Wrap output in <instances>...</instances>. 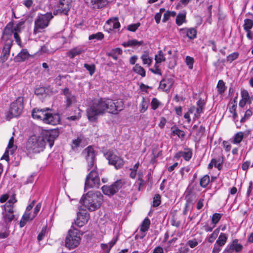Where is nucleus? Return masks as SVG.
<instances>
[{
	"label": "nucleus",
	"mask_w": 253,
	"mask_h": 253,
	"mask_svg": "<svg viewBox=\"0 0 253 253\" xmlns=\"http://www.w3.org/2000/svg\"><path fill=\"white\" fill-rule=\"evenodd\" d=\"M124 105V102L121 99L101 98L95 100L86 109V115L89 121L95 122L98 116L104 114L106 111L113 114H118L123 110Z\"/></svg>",
	"instance_id": "obj_1"
},
{
	"label": "nucleus",
	"mask_w": 253,
	"mask_h": 253,
	"mask_svg": "<svg viewBox=\"0 0 253 253\" xmlns=\"http://www.w3.org/2000/svg\"><path fill=\"white\" fill-rule=\"evenodd\" d=\"M59 135V131L57 129L43 130L39 135H34L30 137L26 145V149L30 153H39L43 151L46 143L51 148Z\"/></svg>",
	"instance_id": "obj_2"
},
{
	"label": "nucleus",
	"mask_w": 253,
	"mask_h": 253,
	"mask_svg": "<svg viewBox=\"0 0 253 253\" xmlns=\"http://www.w3.org/2000/svg\"><path fill=\"white\" fill-rule=\"evenodd\" d=\"M103 201V196L100 191H90L84 194L80 203L90 211L98 209Z\"/></svg>",
	"instance_id": "obj_3"
},
{
	"label": "nucleus",
	"mask_w": 253,
	"mask_h": 253,
	"mask_svg": "<svg viewBox=\"0 0 253 253\" xmlns=\"http://www.w3.org/2000/svg\"><path fill=\"white\" fill-rule=\"evenodd\" d=\"M83 234L78 229L72 227L65 239V246L69 249L77 247L80 244Z\"/></svg>",
	"instance_id": "obj_4"
},
{
	"label": "nucleus",
	"mask_w": 253,
	"mask_h": 253,
	"mask_svg": "<svg viewBox=\"0 0 253 253\" xmlns=\"http://www.w3.org/2000/svg\"><path fill=\"white\" fill-rule=\"evenodd\" d=\"M53 16L50 12L45 14H39L34 22V28L33 33L34 34L42 32V30L46 28L49 25L50 21L53 18Z\"/></svg>",
	"instance_id": "obj_5"
},
{
	"label": "nucleus",
	"mask_w": 253,
	"mask_h": 253,
	"mask_svg": "<svg viewBox=\"0 0 253 253\" xmlns=\"http://www.w3.org/2000/svg\"><path fill=\"white\" fill-rule=\"evenodd\" d=\"M97 167L92 168L86 175L85 183L84 190L89 188H98L100 185V180L97 171Z\"/></svg>",
	"instance_id": "obj_6"
},
{
	"label": "nucleus",
	"mask_w": 253,
	"mask_h": 253,
	"mask_svg": "<svg viewBox=\"0 0 253 253\" xmlns=\"http://www.w3.org/2000/svg\"><path fill=\"white\" fill-rule=\"evenodd\" d=\"M23 101V97L19 96L10 104L7 118L10 119L13 117H17L21 114L24 108Z\"/></svg>",
	"instance_id": "obj_7"
},
{
	"label": "nucleus",
	"mask_w": 253,
	"mask_h": 253,
	"mask_svg": "<svg viewBox=\"0 0 253 253\" xmlns=\"http://www.w3.org/2000/svg\"><path fill=\"white\" fill-rule=\"evenodd\" d=\"M82 154L87 163V170H90L92 168L97 167L96 165V154L93 147L91 146H88L83 150Z\"/></svg>",
	"instance_id": "obj_8"
},
{
	"label": "nucleus",
	"mask_w": 253,
	"mask_h": 253,
	"mask_svg": "<svg viewBox=\"0 0 253 253\" xmlns=\"http://www.w3.org/2000/svg\"><path fill=\"white\" fill-rule=\"evenodd\" d=\"M125 184L122 179L117 180L110 186L104 185L101 189L103 193L107 196H111L117 193Z\"/></svg>",
	"instance_id": "obj_9"
},
{
	"label": "nucleus",
	"mask_w": 253,
	"mask_h": 253,
	"mask_svg": "<svg viewBox=\"0 0 253 253\" xmlns=\"http://www.w3.org/2000/svg\"><path fill=\"white\" fill-rule=\"evenodd\" d=\"M72 3V0H60L58 8L53 11L54 15L61 14L68 15V12L71 7Z\"/></svg>",
	"instance_id": "obj_10"
},
{
	"label": "nucleus",
	"mask_w": 253,
	"mask_h": 253,
	"mask_svg": "<svg viewBox=\"0 0 253 253\" xmlns=\"http://www.w3.org/2000/svg\"><path fill=\"white\" fill-rule=\"evenodd\" d=\"M42 207V204L39 203L35 207L33 213L25 212L20 222V227H23L27 222L32 220L37 215Z\"/></svg>",
	"instance_id": "obj_11"
},
{
	"label": "nucleus",
	"mask_w": 253,
	"mask_h": 253,
	"mask_svg": "<svg viewBox=\"0 0 253 253\" xmlns=\"http://www.w3.org/2000/svg\"><path fill=\"white\" fill-rule=\"evenodd\" d=\"M13 26L12 22H9L3 30L1 40L4 42V43H8L9 42L12 44V35L14 34Z\"/></svg>",
	"instance_id": "obj_12"
},
{
	"label": "nucleus",
	"mask_w": 253,
	"mask_h": 253,
	"mask_svg": "<svg viewBox=\"0 0 253 253\" xmlns=\"http://www.w3.org/2000/svg\"><path fill=\"white\" fill-rule=\"evenodd\" d=\"M106 157L109 161V164L114 166L116 169L121 168L124 164L123 159L114 154L112 152H107Z\"/></svg>",
	"instance_id": "obj_13"
},
{
	"label": "nucleus",
	"mask_w": 253,
	"mask_h": 253,
	"mask_svg": "<svg viewBox=\"0 0 253 253\" xmlns=\"http://www.w3.org/2000/svg\"><path fill=\"white\" fill-rule=\"evenodd\" d=\"M3 209L2 212V220L5 224V225L8 226V225L10 223L14 218L13 214V207L1 206Z\"/></svg>",
	"instance_id": "obj_14"
},
{
	"label": "nucleus",
	"mask_w": 253,
	"mask_h": 253,
	"mask_svg": "<svg viewBox=\"0 0 253 253\" xmlns=\"http://www.w3.org/2000/svg\"><path fill=\"white\" fill-rule=\"evenodd\" d=\"M228 239L227 235L221 233L216 241L212 251V253H219L221 250L222 248L225 245Z\"/></svg>",
	"instance_id": "obj_15"
},
{
	"label": "nucleus",
	"mask_w": 253,
	"mask_h": 253,
	"mask_svg": "<svg viewBox=\"0 0 253 253\" xmlns=\"http://www.w3.org/2000/svg\"><path fill=\"white\" fill-rule=\"evenodd\" d=\"M92 9L96 10L105 7L108 4L109 0H84Z\"/></svg>",
	"instance_id": "obj_16"
},
{
	"label": "nucleus",
	"mask_w": 253,
	"mask_h": 253,
	"mask_svg": "<svg viewBox=\"0 0 253 253\" xmlns=\"http://www.w3.org/2000/svg\"><path fill=\"white\" fill-rule=\"evenodd\" d=\"M243 248V246L239 243L238 240L235 239L231 244L226 246L223 253H232L234 252L239 253L242 250Z\"/></svg>",
	"instance_id": "obj_17"
},
{
	"label": "nucleus",
	"mask_w": 253,
	"mask_h": 253,
	"mask_svg": "<svg viewBox=\"0 0 253 253\" xmlns=\"http://www.w3.org/2000/svg\"><path fill=\"white\" fill-rule=\"evenodd\" d=\"M174 82L173 77H167L163 79L160 83L159 88L163 91L169 92Z\"/></svg>",
	"instance_id": "obj_18"
},
{
	"label": "nucleus",
	"mask_w": 253,
	"mask_h": 253,
	"mask_svg": "<svg viewBox=\"0 0 253 253\" xmlns=\"http://www.w3.org/2000/svg\"><path fill=\"white\" fill-rule=\"evenodd\" d=\"M49 110V109L47 108L42 109L35 108L32 111V116L34 119L42 120L44 122V118Z\"/></svg>",
	"instance_id": "obj_19"
},
{
	"label": "nucleus",
	"mask_w": 253,
	"mask_h": 253,
	"mask_svg": "<svg viewBox=\"0 0 253 253\" xmlns=\"http://www.w3.org/2000/svg\"><path fill=\"white\" fill-rule=\"evenodd\" d=\"M60 118L57 114H52L47 112L44 118V123L51 125H56L59 123Z\"/></svg>",
	"instance_id": "obj_20"
},
{
	"label": "nucleus",
	"mask_w": 253,
	"mask_h": 253,
	"mask_svg": "<svg viewBox=\"0 0 253 253\" xmlns=\"http://www.w3.org/2000/svg\"><path fill=\"white\" fill-rule=\"evenodd\" d=\"M63 94L65 96V105L66 107H70L72 104L76 103V98L73 95L68 88H65L63 90Z\"/></svg>",
	"instance_id": "obj_21"
},
{
	"label": "nucleus",
	"mask_w": 253,
	"mask_h": 253,
	"mask_svg": "<svg viewBox=\"0 0 253 253\" xmlns=\"http://www.w3.org/2000/svg\"><path fill=\"white\" fill-rule=\"evenodd\" d=\"M89 219V214L87 213L79 212L77 215L75 224L78 227H81L86 224Z\"/></svg>",
	"instance_id": "obj_22"
},
{
	"label": "nucleus",
	"mask_w": 253,
	"mask_h": 253,
	"mask_svg": "<svg viewBox=\"0 0 253 253\" xmlns=\"http://www.w3.org/2000/svg\"><path fill=\"white\" fill-rule=\"evenodd\" d=\"M179 31L183 34H186V36L190 39H193L196 37L197 31L194 28H181Z\"/></svg>",
	"instance_id": "obj_23"
},
{
	"label": "nucleus",
	"mask_w": 253,
	"mask_h": 253,
	"mask_svg": "<svg viewBox=\"0 0 253 253\" xmlns=\"http://www.w3.org/2000/svg\"><path fill=\"white\" fill-rule=\"evenodd\" d=\"M12 45V44H10L9 42L8 43H4L2 49V55L0 56V59L2 62H5L7 59Z\"/></svg>",
	"instance_id": "obj_24"
},
{
	"label": "nucleus",
	"mask_w": 253,
	"mask_h": 253,
	"mask_svg": "<svg viewBox=\"0 0 253 253\" xmlns=\"http://www.w3.org/2000/svg\"><path fill=\"white\" fill-rule=\"evenodd\" d=\"M106 25L110 26L109 29L112 30L115 29H118L120 27L121 25L119 21L118 17H114L110 18L106 21Z\"/></svg>",
	"instance_id": "obj_25"
},
{
	"label": "nucleus",
	"mask_w": 253,
	"mask_h": 253,
	"mask_svg": "<svg viewBox=\"0 0 253 253\" xmlns=\"http://www.w3.org/2000/svg\"><path fill=\"white\" fill-rule=\"evenodd\" d=\"M85 51L83 48L77 46L70 49L67 53V55L71 59L74 58L76 56L81 54Z\"/></svg>",
	"instance_id": "obj_26"
},
{
	"label": "nucleus",
	"mask_w": 253,
	"mask_h": 253,
	"mask_svg": "<svg viewBox=\"0 0 253 253\" xmlns=\"http://www.w3.org/2000/svg\"><path fill=\"white\" fill-rule=\"evenodd\" d=\"M30 54L26 49H23L15 57V62H21L28 58Z\"/></svg>",
	"instance_id": "obj_27"
},
{
	"label": "nucleus",
	"mask_w": 253,
	"mask_h": 253,
	"mask_svg": "<svg viewBox=\"0 0 253 253\" xmlns=\"http://www.w3.org/2000/svg\"><path fill=\"white\" fill-rule=\"evenodd\" d=\"M197 108H196V113L195 114V117L196 118H198L200 116L201 113L203 112L205 102L204 100L199 99L197 102Z\"/></svg>",
	"instance_id": "obj_28"
},
{
	"label": "nucleus",
	"mask_w": 253,
	"mask_h": 253,
	"mask_svg": "<svg viewBox=\"0 0 253 253\" xmlns=\"http://www.w3.org/2000/svg\"><path fill=\"white\" fill-rule=\"evenodd\" d=\"M149 104V99L144 97H142V101L139 104V111L143 113L145 112L148 107Z\"/></svg>",
	"instance_id": "obj_29"
},
{
	"label": "nucleus",
	"mask_w": 253,
	"mask_h": 253,
	"mask_svg": "<svg viewBox=\"0 0 253 253\" xmlns=\"http://www.w3.org/2000/svg\"><path fill=\"white\" fill-rule=\"evenodd\" d=\"M186 204L192 206L196 200V195L194 194L188 192L185 195Z\"/></svg>",
	"instance_id": "obj_30"
},
{
	"label": "nucleus",
	"mask_w": 253,
	"mask_h": 253,
	"mask_svg": "<svg viewBox=\"0 0 253 253\" xmlns=\"http://www.w3.org/2000/svg\"><path fill=\"white\" fill-rule=\"evenodd\" d=\"M186 22V12L179 13L176 18V23L178 26L181 25Z\"/></svg>",
	"instance_id": "obj_31"
},
{
	"label": "nucleus",
	"mask_w": 253,
	"mask_h": 253,
	"mask_svg": "<svg viewBox=\"0 0 253 253\" xmlns=\"http://www.w3.org/2000/svg\"><path fill=\"white\" fill-rule=\"evenodd\" d=\"M132 70L134 72L140 75L142 77H144L146 75V72L144 69L138 64H135Z\"/></svg>",
	"instance_id": "obj_32"
},
{
	"label": "nucleus",
	"mask_w": 253,
	"mask_h": 253,
	"mask_svg": "<svg viewBox=\"0 0 253 253\" xmlns=\"http://www.w3.org/2000/svg\"><path fill=\"white\" fill-rule=\"evenodd\" d=\"M223 162V158L222 157H219L218 159H212L211 163L214 165L215 168L220 170L222 167V164Z\"/></svg>",
	"instance_id": "obj_33"
},
{
	"label": "nucleus",
	"mask_w": 253,
	"mask_h": 253,
	"mask_svg": "<svg viewBox=\"0 0 253 253\" xmlns=\"http://www.w3.org/2000/svg\"><path fill=\"white\" fill-rule=\"evenodd\" d=\"M141 59L142 60L143 64H147L150 66L152 62V59L151 58L148 53L144 52L141 56Z\"/></svg>",
	"instance_id": "obj_34"
},
{
	"label": "nucleus",
	"mask_w": 253,
	"mask_h": 253,
	"mask_svg": "<svg viewBox=\"0 0 253 253\" xmlns=\"http://www.w3.org/2000/svg\"><path fill=\"white\" fill-rule=\"evenodd\" d=\"M150 224V220L148 218H145L143 221L141 225L140 230L142 232H145L148 231L149 228Z\"/></svg>",
	"instance_id": "obj_35"
},
{
	"label": "nucleus",
	"mask_w": 253,
	"mask_h": 253,
	"mask_svg": "<svg viewBox=\"0 0 253 253\" xmlns=\"http://www.w3.org/2000/svg\"><path fill=\"white\" fill-rule=\"evenodd\" d=\"M13 143L14 138L13 137H11L9 140L8 144L7 147V149L8 150L5 151L3 157H8V156L6 155V153H8L9 151H10L11 154H13V151L14 150Z\"/></svg>",
	"instance_id": "obj_36"
},
{
	"label": "nucleus",
	"mask_w": 253,
	"mask_h": 253,
	"mask_svg": "<svg viewBox=\"0 0 253 253\" xmlns=\"http://www.w3.org/2000/svg\"><path fill=\"white\" fill-rule=\"evenodd\" d=\"M8 226H3L0 224V239L6 238L8 236V232L7 231Z\"/></svg>",
	"instance_id": "obj_37"
},
{
	"label": "nucleus",
	"mask_w": 253,
	"mask_h": 253,
	"mask_svg": "<svg viewBox=\"0 0 253 253\" xmlns=\"http://www.w3.org/2000/svg\"><path fill=\"white\" fill-rule=\"evenodd\" d=\"M155 60L156 64L160 63L166 60V58L165 57L164 53L162 50H159L158 52V54L156 55L155 56Z\"/></svg>",
	"instance_id": "obj_38"
},
{
	"label": "nucleus",
	"mask_w": 253,
	"mask_h": 253,
	"mask_svg": "<svg viewBox=\"0 0 253 253\" xmlns=\"http://www.w3.org/2000/svg\"><path fill=\"white\" fill-rule=\"evenodd\" d=\"M253 27V20L250 19H246L244 20L243 27L245 31L251 30Z\"/></svg>",
	"instance_id": "obj_39"
},
{
	"label": "nucleus",
	"mask_w": 253,
	"mask_h": 253,
	"mask_svg": "<svg viewBox=\"0 0 253 253\" xmlns=\"http://www.w3.org/2000/svg\"><path fill=\"white\" fill-rule=\"evenodd\" d=\"M243 132L239 131L234 135L233 143L234 144L240 143L243 139Z\"/></svg>",
	"instance_id": "obj_40"
},
{
	"label": "nucleus",
	"mask_w": 253,
	"mask_h": 253,
	"mask_svg": "<svg viewBox=\"0 0 253 253\" xmlns=\"http://www.w3.org/2000/svg\"><path fill=\"white\" fill-rule=\"evenodd\" d=\"M210 182V177L208 175H204L200 180V185L201 187H206Z\"/></svg>",
	"instance_id": "obj_41"
},
{
	"label": "nucleus",
	"mask_w": 253,
	"mask_h": 253,
	"mask_svg": "<svg viewBox=\"0 0 253 253\" xmlns=\"http://www.w3.org/2000/svg\"><path fill=\"white\" fill-rule=\"evenodd\" d=\"M104 38V35L101 32H97L95 34H92L89 36L88 39L89 40H101Z\"/></svg>",
	"instance_id": "obj_42"
},
{
	"label": "nucleus",
	"mask_w": 253,
	"mask_h": 253,
	"mask_svg": "<svg viewBox=\"0 0 253 253\" xmlns=\"http://www.w3.org/2000/svg\"><path fill=\"white\" fill-rule=\"evenodd\" d=\"M192 156V151L191 149H187L183 151V158L185 161H188L191 158Z\"/></svg>",
	"instance_id": "obj_43"
},
{
	"label": "nucleus",
	"mask_w": 253,
	"mask_h": 253,
	"mask_svg": "<svg viewBox=\"0 0 253 253\" xmlns=\"http://www.w3.org/2000/svg\"><path fill=\"white\" fill-rule=\"evenodd\" d=\"M233 103H233L232 102H231V104H232V105L231 107H230L229 111L231 113H232L233 114V118L234 119H236L238 117V115L236 112L237 105L235 104V100H234Z\"/></svg>",
	"instance_id": "obj_44"
},
{
	"label": "nucleus",
	"mask_w": 253,
	"mask_h": 253,
	"mask_svg": "<svg viewBox=\"0 0 253 253\" xmlns=\"http://www.w3.org/2000/svg\"><path fill=\"white\" fill-rule=\"evenodd\" d=\"M225 84L222 80H219L217 85V88L219 94H222L225 91Z\"/></svg>",
	"instance_id": "obj_45"
},
{
	"label": "nucleus",
	"mask_w": 253,
	"mask_h": 253,
	"mask_svg": "<svg viewBox=\"0 0 253 253\" xmlns=\"http://www.w3.org/2000/svg\"><path fill=\"white\" fill-rule=\"evenodd\" d=\"M194 58L192 57L187 56L185 58V63L188 66L189 69H192L193 68Z\"/></svg>",
	"instance_id": "obj_46"
},
{
	"label": "nucleus",
	"mask_w": 253,
	"mask_h": 253,
	"mask_svg": "<svg viewBox=\"0 0 253 253\" xmlns=\"http://www.w3.org/2000/svg\"><path fill=\"white\" fill-rule=\"evenodd\" d=\"M171 129L173 134L177 135L180 138H182L184 136L185 134L184 132L177 127H172Z\"/></svg>",
	"instance_id": "obj_47"
},
{
	"label": "nucleus",
	"mask_w": 253,
	"mask_h": 253,
	"mask_svg": "<svg viewBox=\"0 0 253 253\" xmlns=\"http://www.w3.org/2000/svg\"><path fill=\"white\" fill-rule=\"evenodd\" d=\"M8 200V202L3 206H7L8 207H13V204L17 202V200L15 197V195H12L10 197H9Z\"/></svg>",
	"instance_id": "obj_48"
},
{
	"label": "nucleus",
	"mask_w": 253,
	"mask_h": 253,
	"mask_svg": "<svg viewBox=\"0 0 253 253\" xmlns=\"http://www.w3.org/2000/svg\"><path fill=\"white\" fill-rule=\"evenodd\" d=\"M161 204V196L159 194H156L153 197L152 206L157 207Z\"/></svg>",
	"instance_id": "obj_49"
},
{
	"label": "nucleus",
	"mask_w": 253,
	"mask_h": 253,
	"mask_svg": "<svg viewBox=\"0 0 253 253\" xmlns=\"http://www.w3.org/2000/svg\"><path fill=\"white\" fill-rule=\"evenodd\" d=\"M84 67L89 71V74L90 75H92L94 72H95V67L94 64H84Z\"/></svg>",
	"instance_id": "obj_50"
},
{
	"label": "nucleus",
	"mask_w": 253,
	"mask_h": 253,
	"mask_svg": "<svg viewBox=\"0 0 253 253\" xmlns=\"http://www.w3.org/2000/svg\"><path fill=\"white\" fill-rule=\"evenodd\" d=\"M160 102L156 98H153L151 102V108L155 110L160 105Z\"/></svg>",
	"instance_id": "obj_51"
},
{
	"label": "nucleus",
	"mask_w": 253,
	"mask_h": 253,
	"mask_svg": "<svg viewBox=\"0 0 253 253\" xmlns=\"http://www.w3.org/2000/svg\"><path fill=\"white\" fill-rule=\"evenodd\" d=\"M241 96L242 99L245 101H249V104L251 103V101L250 100V96L248 91L247 90L243 89L241 91Z\"/></svg>",
	"instance_id": "obj_52"
},
{
	"label": "nucleus",
	"mask_w": 253,
	"mask_h": 253,
	"mask_svg": "<svg viewBox=\"0 0 253 253\" xmlns=\"http://www.w3.org/2000/svg\"><path fill=\"white\" fill-rule=\"evenodd\" d=\"M140 26V23H137L135 24H132L130 25H129L127 27V29L131 32H135L136 30L139 28V27Z\"/></svg>",
	"instance_id": "obj_53"
},
{
	"label": "nucleus",
	"mask_w": 253,
	"mask_h": 253,
	"mask_svg": "<svg viewBox=\"0 0 253 253\" xmlns=\"http://www.w3.org/2000/svg\"><path fill=\"white\" fill-rule=\"evenodd\" d=\"M128 41L130 42V47L140 46L143 44V42L142 41H138L137 40L135 39L130 40Z\"/></svg>",
	"instance_id": "obj_54"
},
{
	"label": "nucleus",
	"mask_w": 253,
	"mask_h": 253,
	"mask_svg": "<svg viewBox=\"0 0 253 253\" xmlns=\"http://www.w3.org/2000/svg\"><path fill=\"white\" fill-rule=\"evenodd\" d=\"M238 56L239 53L238 52H233L227 57V60L230 63H231L234 60L236 59L238 57Z\"/></svg>",
	"instance_id": "obj_55"
},
{
	"label": "nucleus",
	"mask_w": 253,
	"mask_h": 253,
	"mask_svg": "<svg viewBox=\"0 0 253 253\" xmlns=\"http://www.w3.org/2000/svg\"><path fill=\"white\" fill-rule=\"evenodd\" d=\"M82 141V138L81 137H78L77 139L73 140L72 148L75 149L79 147Z\"/></svg>",
	"instance_id": "obj_56"
},
{
	"label": "nucleus",
	"mask_w": 253,
	"mask_h": 253,
	"mask_svg": "<svg viewBox=\"0 0 253 253\" xmlns=\"http://www.w3.org/2000/svg\"><path fill=\"white\" fill-rule=\"evenodd\" d=\"M221 217V215L220 213H215L212 215L211 221L213 224H216L218 222Z\"/></svg>",
	"instance_id": "obj_57"
},
{
	"label": "nucleus",
	"mask_w": 253,
	"mask_h": 253,
	"mask_svg": "<svg viewBox=\"0 0 253 253\" xmlns=\"http://www.w3.org/2000/svg\"><path fill=\"white\" fill-rule=\"evenodd\" d=\"M187 245L189 246L191 248H193L196 247L198 245V242L196 239L194 238L192 240H189Z\"/></svg>",
	"instance_id": "obj_58"
},
{
	"label": "nucleus",
	"mask_w": 253,
	"mask_h": 253,
	"mask_svg": "<svg viewBox=\"0 0 253 253\" xmlns=\"http://www.w3.org/2000/svg\"><path fill=\"white\" fill-rule=\"evenodd\" d=\"M46 233V228L45 227L42 228L41 232L39 234L37 239L38 241L42 240Z\"/></svg>",
	"instance_id": "obj_59"
},
{
	"label": "nucleus",
	"mask_w": 253,
	"mask_h": 253,
	"mask_svg": "<svg viewBox=\"0 0 253 253\" xmlns=\"http://www.w3.org/2000/svg\"><path fill=\"white\" fill-rule=\"evenodd\" d=\"M150 70L155 74L162 75V72L161 71V70L159 68L156 63L155 64V66L153 68L150 69Z\"/></svg>",
	"instance_id": "obj_60"
},
{
	"label": "nucleus",
	"mask_w": 253,
	"mask_h": 253,
	"mask_svg": "<svg viewBox=\"0 0 253 253\" xmlns=\"http://www.w3.org/2000/svg\"><path fill=\"white\" fill-rule=\"evenodd\" d=\"M13 37L18 45H19L20 47H22V42L18 34L16 32H15L13 34Z\"/></svg>",
	"instance_id": "obj_61"
},
{
	"label": "nucleus",
	"mask_w": 253,
	"mask_h": 253,
	"mask_svg": "<svg viewBox=\"0 0 253 253\" xmlns=\"http://www.w3.org/2000/svg\"><path fill=\"white\" fill-rule=\"evenodd\" d=\"M118 240V237H114L113 238V239L109 243V248L108 249V253L110 251V250H111V249L115 245V244L116 243L117 241Z\"/></svg>",
	"instance_id": "obj_62"
},
{
	"label": "nucleus",
	"mask_w": 253,
	"mask_h": 253,
	"mask_svg": "<svg viewBox=\"0 0 253 253\" xmlns=\"http://www.w3.org/2000/svg\"><path fill=\"white\" fill-rule=\"evenodd\" d=\"M23 3L27 8H30L32 5L33 1L32 0H25Z\"/></svg>",
	"instance_id": "obj_63"
},
{
	"label": "nucleus",
	"mask_w": 253,
	"mask_h": 253,
	"mask_svg": "<svg viewBox=\"0 0 253 253\" xmlns=\"http://www.w3.org/2000/svg\"><path fill=\"white\" fill-rule=\"evenodd\" d=\"M152 253H164L163 248L160 246H158L154 249Z\"/></svg>",
	"instance_id": "obj_64"
}]
</instances>
